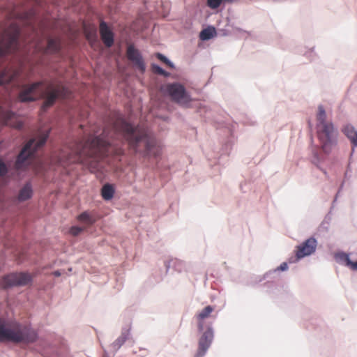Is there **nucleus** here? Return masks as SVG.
Wrapping results in <instances>:
<instances>
[{
	"label": "nucleus",
	"instance_id": "nucleus-1",
	"mask_svg": "<svg viewBox=\"0 0 357 357\" xmlns=\"http://www.w3.org/2000/svg\"><path fill=\"white\" fill-rule=\"evenodd\" d=\"M110 143L103 135H89L82 139H73L58 153L57 161L63 165L74 159L86 166L97 178H104L103 166L100 164L102 152L107 150Z\"/></svg>",
	"mask_w": 357,
	"mask_h": 357
},
{
	"label": "nucleus",
	"instance_id": "nucleus-2",
	"mask_svg": "<svg viewBox=\"0 0 357 357\" xmlns=\"http://www.w3.org/2000/svg\"><path fill=\"white\" fill-rule=\"evenodd\" d=\"M327 114L323 105L318 106L317 114L316 130L319 142V148L316 146L312 150V162L328 176L325 169L321 167L322 163L332 150L337 144L338 130L332 121L326 120Z\"/></svg>",
	"mask_w": 357,
	"mask_h": 357
},
{
	"label": "nucleus",
	"instance_id": "nucleus-3",
	"mask_svg": "<svg viewBox=\"0 0 357 357\" xmlns=\"http://www.w3.org/2000/svg\"><path fill=\"white\" fill-rule=\"evenodd\" d=\"M114 128L128 141L135 152H139V145L144 144V153L147 156L157 158L160 154L161 148L156 139L148 132L120 117L118 124L114 125Z\"/></svg>",
	"mask_w": 357,
	"mask_h": 357
},
{
	"label": "nucleus",
	"instance_id": "nucleus-4",
	"mask_svg": "<svg viewBox=\"0 0 357 357\" xmlns=\"http://www.w3.org/2000/svg\"><path fill=\"white\" fill-rule=\"evenodd\" d=\"M38 340V332L30 325H23L15 321L9 326L7 321L0 317V342L29 344L35 343Z\"/></svg>",
	"mask_w": 357,
	"mask_h": 357
},
{
	"label": "nucleus",
	"instance_id": "nucleus-5",
	"mask_svg": "<svg viewBox=\"0 0 357 357\" xmlns=\"http://www.w3.org/2000/svg\"><path fill=\"white\" fill-rule=\"evenodd\" d=\"M44 85L43 81H37L25 85L19 93V100L23 102H30L45 98L42 107L43 110H47L56 102L60 91L53 88L46 90Z\"/></svg>",
	"mask_w": 357,
	"mask_h": 357
},
{
	"label": "nucleus",
	"instance_id": "nucleus-6",
	"mask_svg": "<svg viewBox=\"0 0 357 357\" xmlns=\"http://www.w3.org/2000/svg\"><path fill=\"white\" fill-rule=\"evenodd\" d=\"M50 130L42 132L37 138L31 139L16 156L14 168L16 171H24L29 167L31 160L34 158L38 150L47 142Z\"/></svg>",
	"mask_w": 357,
	"mask_h": 357
},
{
	"label": "nucleus",
	"instance_id": "nucleus-7",
	"mask_svg": "<svg viewBox=\"0 0 357 357\" xmlns=\"http://www.w3.org/2000/svg\"><path fill=\"white\" fill-rule=\"evenodd\" d=\"M162 91L175 102L188 107L192 99L185 87L179 82L167 84L162 88Z\"/></svg>",
	"mask_w": 357,
	"mask_h": 357
},
{
	"label": "nucleus",
	"instance_id": "nucleus-8",
	"mask_svg": "<svg viewBox=\"0 0 357 357\" xmlns=\"http://www.w3.org/2000/svg\"><path fill=\"white\" fill-rule=\"evenodd\" d=\"M35 275L27 271L12 272L4 275L2 278V284L4 288L13 287H24L33 283Z\"/></svg>",
	"mask_w": 357,
	"mask_h": 357
},
{
	"label": "nucleus",
	"instance_id": "nucleus-9",
	"mask_svg": "<svg viewBox=\"0 0 357 357\" xmlns=\"http://www.w3.org/2000/svg\"><path fill=\"white\" fill-rule=\"evenodd\" d=\"M201 336L198 341V348L194 357H204L210 348L214 339V329L212 322H208L204 329L199 332Z\"/></svg>",
	"mask_w": 357,
	"mask_h": 357
},
{
	"label": "nucleus",
	"instance_id": "nucleus-10",
	"mask_svg": "<svg viewBox=\"0 0 357 357\" xmlns=\"http://www.w3.org/2000/svg\"><path fill=\"white\" fill-rule=\"evenodd\" d=\"M126 56L132 65L142 73L146 71V65L140 52L133 44H129L126 49Z\"/></svg>",
	"mask_w": 357,
	"mask_h": 357
},
{
	"label": "nucleus",
	"instance_id": "nucleus-11",
	"mask_svg": "<svg viewBox=\"0 0 357 357\" xmlns=\"http://www.w3.org/2000/svg\"><path fill=\"white\" fill-rule=\"evenodd\" d=\"M317 247V239L311 236L296 247L298 256L303 259L315 252Z\"/></svg>",
	"mask_w": 357,
	"mask_h": 357
},
{
	"label": "nucleus",
	"instance_id": "nucleus-12",
	"mask_svg": "<svg viewBox=\"0 0 357 357\" xmlns=\"http://www.w3.org/2000/svg\"><path fill=\"white\" fill-rule=\"evenodd\" d=\"M99 28L102 43L107 48L112 47L114 43V33L112 28L104 20H100Z\"/></svg>",
	"mask_w": 357,
	"mask_h": 357
},
{
	"label": "nucleus",
	"instance_id": "nucleus-13",
	"mask_svg": "<svg viewBox=\"0 0 357 357\" xmlns=\"http://www.w3.org/2000/svg\"><path fill=\"white\" fill-rule=\"evenodd\" d=\"M130 337V328H122L120 336L110 345L112 351L114 354H116L119 351V349L123 345V344Z\"/></svg>",
	"mask_w": 357,
	"mask_h": 357
},
{
	"label": "nucleus",
	"instance_id": "nucleus-14",
	"mask_svg": "<svg viewBox=\"0 0 357 357\" xmlns=\"http://www.w3.org/2000/svg\"><path fill=\"white\" fill-rule=\"evenodd\" d=\"M33 195V185L31 181H26L19 190L16 197L19 202H24L32 198Z\"/></svg>",
	"mask_w": 357,
	"mask_h": 357
},
{
	"label": "nucleus",
	"instance_id": "nucleus-15",
	"mask_svg": "<svg viewBox=\"0 0 357 357\" xmlns=\"http://www.w3.org/2000/svg\"><path fill=\"white\" fill-rule=\"evenodd\" d=\"M214 310V307L211 305L206 306L197 315V329L198 332H202L204 329V326L208 323L204 321V319L208 317L210 314Z\"/></svg>",
	"mask_w": 357,
	"mask_h": 357
},
{
	"label": "nucleus",
	"instance_id": "nucleus-16",
	"mask_svg": "<svg viewBox=\"0 0 357 357\" xmlns=\"http://www.w3.org/2000/svg\"><path fill=\"white\" fill-rule=\"evenodd\" d=\"M77 220L80 223L83 224V227H86V229L96 222L95 218L88 211H84L78 215Z\"/></svg>",
	"mask_w": 357,
	"mask_h": 357
},
{
	"label": "nucleus",
	"instance_id": "nucleus-17",
	"mask_svg": "<svg viewBox=\"0 0 357 357\" xmlns=\"http://www.w3.org/2000/svg\"><path fill=\"white\" fill-rule=\"evenodd\" d=\"M342 132L350 140L354 146L357 144V130L351 124H347L342 128Z\"/></svg>",
	"mask_w": 357,
	"mask_h": 357
},
{
	"label": "nucleus",
	"instance_id": "nucleus-18",
	"mask_svg": "<svg viewBox=\"0 0 357 357\" xmlns=\"http://www.w3.org/2000/svg\"><path fill=\"white\" fill-rule=\"evenodd\" d=\"M288 269V264L287 262H282L279 266L277 268L270 270L268 272H266L264 275V279H271V280H275L278 278V273L280 271H285Z\"/></svg>",
	"mask_w": 357,
	"mask_h": 357
},
{
	"label": "nucleus",
	"instance_id": "nucleus-19",
	"mask_svg": "<svg viewBox=\"0 0 357 357\" xmlns=\"http://www.w3.org/2000/svg\"><path fill=\"white\" fill-rule=\"evenodd\" d=\"M114 186L109 183L104 184L100 190L101 196L105 201L111 200L114 197Z\"/></svg>",
	"mask_w": 357,
	"mask_h": 357
},
{
	"label": "nucleus",
	"instance_id": "nucleus-20",
	"mask_svg": "<svg viewBox=\"0 0 357 357\" xmlns=\"http://www.w3.org/2000/svg\"><path fill=\"white\" fill-rule=\"evenodd\" d=\"M216 35V30L215 27L209 26L204 29L199 33V38L202 41L209 40Z\"/></svg>",
	"mask_w": 357,
	"mask_h": 357
},
{
	"label": "nucleus",
	"instance_id": "nucleus-21",
	"mask_svg": "<svg viewBox=\"0 0 357 357\" xmlns=\"http://www.w3.org/2000/svg\"><path fill=\"white\" fill-rule=\"evenodd\" d=\"M166 273L168 272L171 267H173L176 271L181 272L183 267V262L176 259L167 260L165 262Z\"/></svg>",
	"mask_w": 357,
	"mask_h": 357
},
{
	"label": "nucleus",
	"instance_id": "nucleus-22",
	"mask_svg": "<svg viewBox=\"0 0 357 357\" xmlns=\"http://www.w3.org/2000/svg\"><path fill=\"white\" fill-rule=\"evenodd\" d=\"M334 259L340 264L347 266L351 261L349 255L342 251L337 252L334 255Z\"/></svg>",
	"mask_w": 357,
	"mask_h": 357
},
{
	"label": "nucleus",
	"instance_id": "nucleus-23",
	"mask_svg": "<svg viewBox=\"0 0 357 357\" xmlns=\"http://www.w3.org/2000/svg\"><path fill=\"white\" fill-rule=\"evenodd\" d=\"M155 57L160 61H161L162 63H165V65H167L168 67H169L170 68H175V65L174 64V63L170 61L165 55H164L162 53H160V52H157L155 53Z\"/></svg>",
	"mask_w": 357,
	"mask_h": 357
},
{
	"label": "nucleus",
	"instance_id": "nucleus-24",
	"mask_svg": "<svg viewBox=\"0 0 357 357\" xmlns=\"http://www.w3.org/2000/svg\"><path fill=\"white\" fill-rule=\"evenodd\" d=\"M9 171V165L2 158H0V178L6 176Z\"/></svg>",
	"mask_w": 357,
	"mask_h": 357
},
{
	"label": "nucleus",
	"instance_id": "nucleus-25",
	"mask_svg": "<svg viewBox=\"0 0 357 357\" xmlns=\"http://www.w3.org/2000/svg\"><path fill=\"white\" fill-rule=\"evenodd\" d=\"M231 149V144L230 142H226L224 145H223V147L222 149V151H221V153H220V155L218 157V158H216V161H215V166H217L218 164H219L220 162V157L223 155H229V153H230V151Z\"/></svg>",
	"mask_w": 357,
	"mask_h": 357
},
{
	"label": "nucleus",
	"instance_id": "nucleus-26",
	"mask_svg": "<svg viewBox=\"0 0 357 357\" xmlns=\"http://www.w3.org/2000/svg\"><path fill=\"white\" fill-rule=\"evenodd\" d=\"M265 279L264 278V275L262 277L259 276V275L254 276L252 280L249 283V284L255 285V284H257L262 282ZM266 280H267V282L266 283V285L267 287H269V286H271V285L273 284V280H271V279H266Z\"/></svg>",
	"mask_w": 357,
	"mask_h": 357
},
{
	"label": "nucleus",
	"instance_id": "nucleus-27",
	"mask_svg": "<svg viewBox=\"0 0 357 357\" xmlns=\"http://www.w3.org/2000/svg\"><path fill=\"white\" fill-rule=\"evenodd\" d=\"M86 230V227L73 225L70 228L69 232L73 236H78Z\"/></svg>",
	"mask_w": 357,
	"mask_h": 357
},
{
	"label": "nucleus",
	"instance_id": "nucleus-28",
	"mask_svg": "<svg viewBox=\"0 0 357 357\" xmlns=\"http://www.w3.org/2000/svg\"><path fill=\"white\" fill-rule=\"evenodd\" d=\"M331 220H332V214H331V211H330L324 217V219L322 221L320 227L322 229H324L325 231H328V226H329V225H330V223L331 222Z\"/></svg>",
	"mask_w": 357,
	"mask_h": 357
},
{
	"label": "nucleus",
	"instance_id": "nucleus-29",
	"mask_svg": "<svg viewBox=\"0 0 357 357\" xmlns=\"http://www.w3.org/2000/svg\"><path fill=\"white\" fill-rule=\"evenodd\" d=\"M198 112L200 115H204L205 118H210L209 113L211 112V109L207 105H201L198 109Z\"/></svg>",
	"mask_w": 357,
	"mask_h": 357
},
{
	"label": "nucleus",
	"instance_id": "nucleus-30",
	"mask_svg": "<svg viewBox=\"0 0 357 357\" xmlns=\"http://www.w3.org/2000/svg\"><path fill=\"white\" fill-rule=\"evenodd\" d=\"M225 0H207V6L211 9H217Z\"/></svg>",
	"mask_w": 357,
	"mask_h": 357
},
{
	"label": "nucleus",
	"instance_id": "nucleus-31",
	"mask_svg": "<svg viewBox=\"0 0 357 357\" xmlns=\"http://www.w3.org/2000/svg\"><path fill=\"white\" fill-rule=\"evenodd\" d=\"M8 82L7 73L6 71L0 72V86L6 87Z\"/></svg>",
	"mask_w": 357,
	"mask_h": 357
},
{
	"label": "nucleus",
	"instance_id": "nucleus-32",
	"mask_svg": "<svg viewBox=\"0 0 357 357\" xmlns=\"http://www.w3.org/2000/svg\"><path fill=\"white\" fill-rule=\"evenodd\" d=\"M151 68L152 72L156 75H160L163 72V68L155 63H151Z\"/></svg>",
	"mask_w": 357,
	"mask_h": 357
},
{
	"label": "nucleus",
	"instance_id": "nucleus-33",
	"mask_svg": "<svg viewBox=\"0 0 357 357\" xmlns=\"http://www.w3.org/2000/svg\"><path fill=\"white\" fill-rule=\"evenodd\" d=\"M302 257L298 256V252L296 250L295 251V255L291 256L288 259V263L289 264H295L298 262L301 259H302Z\"/></svg>",
	"mask_w": 357,
	"mask_h": 357
},
{
	"label": "nucleus",
	"instance_id": "nucleus-34",
	"mask_svg": "<svg viewBox=\"0 0 357 357\" xmlns=\"http://www.w3.org/2000/svg\"><path fill=\"white\" fill-rule=\"evenodd\" d=\"M314 47H312L311 48H309L307 50L305 51V52L303 54L304 56H305L307 58L310 59H312L314 57L315 53L314 52Z\"/></svg>",
	"mask_w": 357,
	"mask_h": 357
},
{
	"label": "nucleus",
	"instance_id": "nucleus-35",
	"mask_svg": "<svg viewBox=\"0 0 357 357\" xmlns=\"http://www.w3.org/2000/svg\"><path fill=\"white\" fill-rule=\"evenodd\" d=\"M3 115H4V117L8 119V120H10V119H12L15 117V113L13 111H6L3 112Z\"/></svg>",
	"mask_w": 357,
	"mask_h": 357
},
{
	"label": "nucleus",
	"instance_id": "nucleus-36",
	"mask_svg": "<svg viewBox=\"0 0 357 357\" xmlns=\"http://www.w3.org/2000/svg\"><path fill=\"white\" fill-rule=\"evenodd\" d=\"M351 172V166H350V165H348L347 170L344 173V178L346 179H349L351 177V174H350Z\"/></svg>",
	"mask_w": 357,
	"mask_h": 357
},
{
	"label": "nucleus",
	"instance_id": "nucleus-37",
	"mask_svg": "<svg viewBox=\"0 0 357 357\" xmlns=\"http://www.w3.org/2000/svg\"><path fill=\"white\" fill-rule=\"evenodd\" d=\"M347 267H349L353 271H357V261L354 262L351 260Z\"/></svg>",
	"mask_w": 357,
	"mask_h": 357
},
{
	"label": "nucleus",
	"instance_id": "nucleus-38",
	"mask_svg": "<svg viewBox=\"0 0 357 357\" xmlns=\"http://www.w3.org/2000/svg\"><path fill=\"white\" fill-rule=\"evenodd\" d=\"M170 75L171 74L169 72H167L163 69V72L162 73V74L160 75H162L165 77H169L170 76Z\"/></svg>",
	"mask_w": 357,
	"mask_h": 357
},
{
	"label": "nucleus",
	"instance_id": "nucleus-39",
	"mask_svg": "<svg viewBox=\"0 0 357 357\" xmlns=\"http://www.w3.org/2000/svg\"><path fill=\"white\" fill-rule=\"evenodd\" d=\"M51 45H54V48L55 50H59V45L56 43V42L53 40H51L50 41Z\"/></svg>",
	"mask_w": 357,
	"mask_h": 357
},
{
	"label": "nucleus",
	"instance_id": "nucleus-40",
	"mask_svg": "<svg viewBox=\"0 0 357 357\" xmlns=\"http://www.w3.org/2000/svg\"><path fill=\"white\" fill-rule=\"evenodd\" d=\"M53 274L56 277H59L61 275V273L59 271H55Z\"/></svg>",
	"mask_w": 357,
	"mask_h": 357
},
{
	"label": "nucleus",
	"instance_id": "nucleus-41",
	"mask_svg": "<svg viewBox=\"0 0 357 357\" xmlns=\"http://www.w3.org/2000/svg\"><path fill=\"white\" fill-rule=\"evenodd\" d=\"M344 181H342V183H341V185L339 188V190L337 192V194L340 192V190H342V189L343 188V186H344Z\"/></svg>",
	"mask_w": 357,
	"mask_h": 357
},
{
	"label": "nucleus",
	"instance_id": "nucleus-42",
	"mask_svg": "<svg viewBox=\"0 0 357 357\" xmlns=\"http://www.w3.org/2000/svg\"><path fill=\"white\" fill-rule=\"evenodd\" d=\"M63 93H64L65 94H67V93H68V89H67V88H66V87H63Z\"/></svg>",
	"mask_w": 357,
	"mask_h": 357
},
{
	"label": "nucleus",
	"instance_id": "nucleus-43",
	"mask_svg": "<svg viewBox=\"0 0 357 357\" xmlns=\"http://www.w3.org/2000/svg\"><path fill=\"white\" fill-rule=\"evenodd\" d=\"M236 31H238V32H244V33H245V32H246L245 31L243 30V29H241V28H236Z\"/></svg>",
	"mask_w": 357,
	"mask_h": 357
},
{
	"label": "nucleus",
	"instance_id": "nucleus-44",
	"mask_svg": "<svg viewBox=\"0 0 357 357\" xmlns=\"http://www.w3.org/2000/svg\"><path fill=\"white\" fill-rule=\"evenodd\" d=\"M235 0H225V2L226 3H232L234 2Z\"/></svg>",
	"mask_w": 357,
	"mask_h": 357
},
{
	"label": "nucleus",
	"instance_id": "nucleus-45",
	"mask_svg": "<svg viewBox=\"0 0 357 357\" xmlns=\"http://www.w3.org/2000/svg\"><path fill=\"white\" fill-rule=\"evenodd\" d=\"M287 0H274L275 2H279V3H281V2H284V1H286Z\"/></svg>",
	"mask_w": 357,
	"mask_h": 357
},
{
	"label": "nucleus",
	"instance_id": "nucleus-46",
	"mask_svg": "<svg viewBox=\"0 0 357 357\" xmlns=\"http://www.w3.org/2000/svg\"><path fill=\"white\" fill-rule=\"evenodd\" d=\"M337 195H338V194L337 193V195H335V199H333V203H335V202L337 201Z\"/></svg>",
	"mask_w": 357,
	"mask_h": 357
},
{
	"label": "nucleus",
	"instance_id": "nucleus-47",
	"mask_svg": "<svg viewBox=\"0 0 357 357\" xmlns=\"http://www.w3.org/2000/svg\"><path fill=\"white\" fill-rule=\"evenodd\" d=\"M22 127H23L22 123H20V126H19V128H22Z\"/></svg>",
	"mask_w": 357,
	"mask_h": 357
},
{
	"label": "nucleus",
	"instance_id": "nucleus-48",
	"mask_svg": "<svg viewBox=\"0 0 357 357\" xmlns=\"http://www.w3.org/2000/svg\"><path fill=\"white\" fill-rule=\"evenodd\" d=\"M354 146V147H357V144H355Z\"/></svg>",
	"mask_w": 357,
	"mask_h": 357
}]
</instances>
